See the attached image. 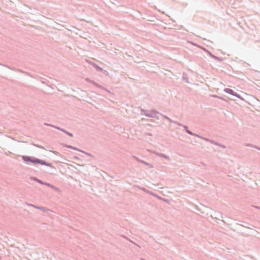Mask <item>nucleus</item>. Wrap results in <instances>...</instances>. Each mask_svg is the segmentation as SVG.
<instances>
[{"instance_id": "14", "label": "nucleus", "mask_w": 260, "mask_h": 260, "mask_svg": "<svg viewBox=\"0 0 260 260\" xmlns=\"http://www.w3.org/2000/svg\"><path fill=\"white\" fill-rule=\"evenodd\" d=\"M246 146H248V147H252V148H255L258 150H260V147H258L256 145H252V144H247L246 145Z\"/></svg>"}, {"instance_id": "18", "label": "nucleus", "mask_w": 260, "mask_h": 260, "mask_svg": "<svg viewBox=\"0 0 260 260\" xmlns=\"http://www.w3.org/2000/svg\"><path fill=\"white\" fill-rule=\"evenodd\" d=\"M210 143H211V144H214L215 145H218V142H216L215 141H214L213 140H210Z\"/></svg>"}, {"instance_id": "13", "label": "nucleus", "mask_w": 260, "mask_h": 260, "mask_svg": "<svg viewBox=\"0 0 260 260\" xmlns=\"http://www.w3.org/2000/svg\"><path fill=\"white\" fill-rule=\"evenodd\" d=\"M186 132L188 134H189V135H190L193 136H195V137H200V135H199L197 134H195V133H192L191 131H190V130H189V129H187V130L186 131Z\"/></svg>"}, {"instance_id": "29", "label": "nucleus", "mask_w": 260, "mask_h": 260, "mask_svg": "<svg viewBox=\"0 0 260 260\" xmlns=\"http://www.w3.org/2000/svg\"><path fill=\"white\" fill-rule=\"evenodd\" d=\"M65 134H66L67 135H68V133H69V132L67 131L66 130H65L64 132Z\"/></svg>"}, {"instance_id": "2", "label": "nucleus", "mask_w": 260, "mask_h": 260, "mask_svg": "<svg viewBox=\"0 0 260 260\" xmlns=\"http://www.w3.org/2000/svg\"><path fill=\"white\" fill-rule=\"evenodd\" d=\"M141 115H145L148 117L154 118L157 119H159L158 114L159 115L160 113L156 110H145L141 109Z\"/></svg>"}, {"instance_id": "19", "label": "nucleus", "mask_w": 260, "mask_h": 260, "mask_svg": "<svg viewBox=\"0 0 260 260\" xmlns=\"http://www.w3.org/2000/svg\"><path fill=\"white\" fill-rule=\"evenodd\" d=\"M174 123L178 125V126H182L183 127V125H184L183 124H182V123H179V122H178L177 121H174Z\"/></svg>"}, {"instance_id": "34", "label": "nucleus", "mask_w": 260, "mask_h": 260, "mask_svg": "<svg viewBox=\"0 0 260 260\" xmlns=\"http://www.w3.org/2000/svg\"><path fill=\"white\" fill-rule=\"evenodd\" d=\"M1 259V257L0 256V259Z\"/></svg>"}, {"instance_id": "33", "label": "nucleus", "mask_w": 260, "mask_h": 260, "mask_svg": "<svg viewBox=\"0 0 260 260\" xmlns=\"http://www.w3.org/2000/svg\"><path fill=\"white\" fill-rule=\"evenodd\" d=\"M19 72H22L20 70H19Z\"/></svg>"}, {"instance_id": "7", "label": "nucleus", "mask_w": 260, "mask_h": 260, "mask_svg": "<svg viewBox=\"0 0 260 260\" xmlns=\"http://www.w3.org/2000/svg\"><path fill=\"white\" fill-rule=\"evenodd\" d=\"M92 65L93 67L95 69V70L98 72H102L103 71V68L99 66L98 64H96L95 63H92Z\"/></svg>"}, {"instance_id": "16", "label": "nucleus", "mask_w": 260, "mask_h": 260, "mask_svg": "<svg viewBox=\"0 0 260 260\" xmlns=\"http://www.w3.org/2000/svg\"><path fill=\"white\" fill-rule=\"evenodd\" d=\"M198 137L200 138H201L202 139H203V140H205L206 141L209 142H210V141L211 140V139H209L205 138V137H203L201 136H200V137Z\"/></svg>"}, {"instance_id": "15", "label": "nucleus", "mask_w": 260, "mask_h": 260, "mask_svg": "<svg viewBox=\"0 0 260 260\" xmlns=\"http://www.w3.org/2000/svg\"><path fill=\"white\" fill-rule=\"evenodd\" d=\"M31 206L34 207L36 208L39 209H40V210H42L43 211H46L48 210L47 209H45V208H44L43 207H42L34 206V205H32Z\"/></svg>"}, {"instance_id": "27", "label": "nucleus", "mask_w": 260, "mask_h": 260, "mask_svg": "<svg viewBox=\"0 0 260 260\" xmlns=\"http://www.w3.org/2000/svg\"><path fill=\"white\" fill-rule=\"evenodd\" d=\"M68 135L71 137H73V134L71 133H70L69 132V133H68Z\"/></svg>"}, {"instance_id": "5", "label": "nucleus", "mask_w": 260, "mask_h": 260, "mask_svg": "<svg viewBox=\"0 0 260 260\" xmlns=\"http://www.w3.org/2000/svg\"><path fill=\"white\" fill-rule=\"evenodd\" d=\"M204 50L206 51L207 52L208 54L211 56L213 58H214V59L218 61H221L223 60V59L221 58H220L219 57H217L215 55H214V54H213L211 52L207 50L206 49H204Z\"/></svg>"}, {"instance_id": "3", "label": "nucleus", "mask_w": 260, "mask_h": 260, "mask_svg": "<svg viewBox=\"0 0 260 260\" xmlns=\"http://www.w3.org/2000/svg\"><path fill=\"white\" fill-rule=\"evenodd\" d=\"M223 91L228 94H231V95H232L235 97H237L240 99L243 100V99L242 98V97L241 96V95L240 94H238L236 92H235V91H234L233 89H232L231 88H224Z\"/></svg>"}, {"instance_id": "24", "label": "nucleus", "mask_w": 260, "mask_h": 260, "mask_svg": "<svg viewBox=\"0 0 260 260\" xmlns=\"http://www.w3.org/2000/svg\"><path fill=\"white\" fill-rule=\"evenodd\" d=\"M183 127L184 128V129H185V132L188 129V126L185 125H183Z\"/></svg>"}, {"instance_id": "22", "label": "nucleus", "mask_w": 260, "mask_h": 260, "mask_svg": "<svg viewBox=\"0 0 260 260\" xmlns=\"http://www.w3.org/2000/svg\"><path fill=\"white\" fill-rule=\"evenodd\" d=\"M34 145L36 147H38V148H41V149H44V147L42 146H41V145H38V144H37V145L34 144Z\"/></svg>"}, {"instance_id": "4", "label": "nucleus", "mask_w": 260, "mask_h": 260, "mask_svg": "<svg viewBox=\"0 0 260 260\" xmlns=\"http://www.w3.org/2000/svg\"><path fill=\"white\" fill-rule=\"evenodd\" d=\"M63 147H66V148H70V149H73V150H77V151H78L79 152H81L82 153H83L89 156H91V157H93V155L92 154H91L90 153H88V152H86L85 151H84L82 150H80L79 149V148H76L75 147H74L72 145H68V144H63Z\"/></svg>"}, {"instance_id": "28", "label": "nucleus", "mask_w": 260, "mask_h": 260, "mask_svg": "<svg viewBox=\"0 0 260 260\" xmlns=\"http://www.w3.org/2000/svg\"><path fill=\"white\" fill-rule=\"evenodd\" d=\"M65 130H66V129H63V128H60V131H61V132H63V133L64 132Z\"/></svg>"}, {"instance_id": "17", "label": "nucleus", "mask_w": 260, "mask_h": 260, "mask_svg": "<svg viewBox=\"0 0 260 260\" xmlns=\"http://www.w3.org/2000/svg\"><path fill=\"white\" fill-rule=\"evenodd\" d=\"M42 185H46V186H49V187H51V185L50 183H48V182H43L42 183Z\"/></svg>"}, {"instance_id": "25", "label": "nucleus", "mask_w": 260, "mask_h": 260, "mask_svg": "<svg viewBox=\"0 0 260 260\" xmlns=\"http://www.w3.org/2000/svg\"><path fill=\"white\" fill-rule=\"evenodd\" d=\"M142 189L146 192H149V191L148 190L146 189L145 188H142Z\"/></svg>"}, {"instance_id": "32", "label": "nucleus", "mask_w": 260, "mask_h": 260, "mask_svg": "<svg viewBox=\"0 0 260 260\" xmlns=\"http://www.w3.org/2000/svg\"><path fill=\"white\" fill-rule=\"evenodd\" d=\"M75 158L78 159V158L77 157H76V156L75 157Z\"/></svg>"}, {"instance_id": "26", "label": "nucleus", "mask_w": 260, "mask_h": 260, "mask_svg": "<svg viewBox=\"0 0 260 260\" xmlns=\"http://www.w3.org/2000/svg\"><path fill=\"white\" fill-rule=\"evenodd\" d=\"M54 128H56V129H57L59 130V131H60V128H61V127H59V126H54Z\"/></svg>"}, {"instance_id": "21", "label": "nucleus", "mask_w": 260, "mask_h": 260, "mask_svg": "<svg viewBox=\"0 0 260 260\" xmlns=\"http://www.w3.org/2000/svg\"><path fill=\"white\" fill-rule=\"evenodd\" d=\"M50 187L52 188V189H54V190H57V191L59 190V188H58L56 187L55 186H53V185H51V186Z\"/></svg>"}, {"instance_id": "11", "label": "nucleus", "mask_w": 260, "mask_h": 260, "mask_svg": "<svg viewBox=\"0 0 260 260\" xmlns=\"http://www.w3.org/2000/svg\"><path fill=\"white\" fill-rule=\"evenodd\" d=\"M30 179L32 180H34V181H35L41 184H42L43 181L41 180H40V179L37 178V177H31L30 178Z\"/></svg>"}, {"instance_id": "1", "label": "nucleus", "mask_w": 260, "mask_h": 260, "mask_svg": "<svg viewBox=\"0 0 260 260\" xmlns=\"http://www.w3.org/2000/svg\"><path fill=\"white\" fill-rule=\"evenodd\" d=\"M21 156L22 160L26 164L30 162L34 164H40L41 165L50 167L52 168H55L52 166L51 163L48 162L44 160L40 159L36 157L28 155H22Z\"/></svg>"}, {"instance_id": "20", "label": "nucleus", "mask_w": 260, "mask_h": 260, "mask_svg": "<svg viewBox=\"0 0 260 260\" xmlns=\"http://www.w3.org/2000/svg\"><path fill=\"white\" fill-rule=\"evenodd\" d=\"M217 146H218L220 147H221V148H226V146L224 145H223V144L219 143H218V145H217Z\"/></svg>"}, {"instance_id": "30", "label": "nucleus", "mask_w": 260, "mask_h": 260, "mask_svg": "<svg viewBox=\"0 0 260 260\" xmlns=\"http://www.w3.org/2000/svg\"><path fill=\"white\" fill-rule=\"evenodd\" d=\"M65 134H66L67 135H68V133H69V132L67 131L66 130H65L64 132Z\"/></svg>"}, {"instance_id": "10", "label": "nucleus", "mask_w": 260, "mask_h": 260, "mask_svg": "<svg viewBox=\"0 0 260 260\" xmlns=\"http://www.w3.org/2000/svg\"><path fill=\"white\" fill-rule=\"evenodd\" d=\"M182 79L184 81L187 83H189V78L188 77V76L186 74H185L184 73L183 74Z\"/></svg>"}, {"instance_id": "31", "label": "nucleus", "mask_w": 260, "mask_h": 260, "mask_svg": "<svg viewBox=\"0 0 260 260\" xmlns=\"http://www.w3.org/2000/svg\"><path fill=\"white\" fill-rule=\"evenodd\" d=\"M254 207H255V208H257V209H260V207H258V206H254Z\"/></svg>"}, {"instance_id": "8", "label": "nucleus", "mask_w": 260, "mask_h": 260, "mask_svg": "<svg viewBox=\"0 0 260 260\" xmlns=\"http://www.w3.org/2000/svg\"><path fill=\"white\" fill-rule=\"evenodd\" d=\"M155 154L159 157H163L166 159L170 160V157L169 156L163 154V153H160L159 152H156Z\"/></svg>"}, {"instance_id": "12", "label": "nucleus", "mask_w": 260, "mask_h": 260, "mask_svg": "<svg viewBox=\"0 0 260 260\" xmlns=\"http://www.w3.org/2000/svg\"><path fill=\"white\" fill-rule=\"evenodd\" d=\"M159 115L160 116H161L162 117H164L165 119L168 120V121H169L171 123H173L174 122V120H172L171 119H170L169 117L166 116V115H164L163 114H162L161 113H160Z\"/></svg>"}, {"instance_id": "35", "label": "nucleus", "mask_w": 260, "mask_h": 260, "mask_svg": "<svg viewBox=\"0 0 260 260\" xmlns=\"http://www.w3.org/2000/svg\"><path fill=\"white\" fill-rule=\"evenodd\" d=\"M142 260H144V259H143V258H142Z\"/></svg>"}, {"instance_id": "9", "label": "nucleus", "mask_w": 260, "mask_h": 260, "mask_svg": "<svg viewBox=\"0 0 260 260\" xmlns=\"http://www.w3.org/2000/svg\"><path fill=\"white\" fill-rule=\"evenodd\" d=\"M135 157V158H136V159L137 160H138L139 162H141V163H142V164H144V165H145L146 166H149V167H150V168H152V165L151 164L148 163V162H146V161H144V160H140V159H139L138 158H137V157Z\"/></svg>"}, {"instance_id": "23", "label": "nucleus", "mask_w": 260, "mask_h": 260, "mask_svg": "<svg viewBox=\"0 0 260 260\" xmlns=\"http://www.w3.org/2000/svg\"><path fill=\"white\" fill-rule=\"evenodd\" d=\"M44 125L48 126H51V127H54V126H55V125H52L51 124H49V123H45Z\"/></svg>"}, {"instance_id": "6", "label": "nucleus", "mask_w": 260, "mask_h": 260, "mask_svg": "<svg viewBox=\"0 0 260 260\" xmlns=\"http://www.w3.org/2000/svg\"><path fill=\"white\" fill-rule=\"evenodd\" d=\"M86 81L89 83H91L92 84V85L95 86L96 87H98V88H104L101 85H100L99 84H98V83L95 82V81L92 80H90L88 78H86Z\"/></svg>"}]
</instances>
